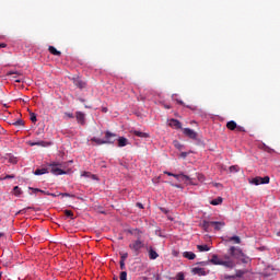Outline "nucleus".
<instances>
[{
	"mask_svg": "<svg viewBox=\"0 0 280 280\" xmlns=\"http://www.w3.org/2000/svg\"><path fill=\"white\" fill-rule=\"evenodd\" d=\"M197 249L199 253H209L211 247L209 245H197Z\"/></svg>",
	"mask_w": 280,
	"mask_h": 280,
	"instance_id": "obj_14",
	"label": "nucleus"
},
{
	"mask_svg": "<svg viewBox=\"0 0 280 280\" xmlns=\"http://www.w3.org/2000/svg\"><path fill=\"white\" fill-rule=\"evenodd\" d=\"M174 145L177 148V150H182L183 144L178 141H174Z\"/></svg>",
	"mask_w": 280,
	"mask_h": 280,
	"instance_id": "obj_32",
	"label": "nucleus"
},
{
	"mask_svg": "<svg viewBox=\"0 0 280 280\" xmlns=\"http://www.w3.org/2000/svg\"><path fill=\"white\" fill-rule=\"evenodd\" d=\"M209 264H212V266H223L224 268H233L235 266V260L231 258V256L225 255L223 258H220L218 255L213 254L211 259L209 260Z\"/></svg>",
	"mask_w": 280,
	"mask_h": 280,
	"instance_id": "obj_1",
	"label": "nucleus"
},
{
	"mask_svg": "<svg viewBox=\"0 0 280 280\" xmlns=\"http://www.w3.org/2000/svg\"><path fill=\"white\" fill-rule=\"evenodd\" d=\"M197 178H198V180H200V183H202L205 180V175L198 174Z\"/></svg>",
	"mask_w": 280,
	"mask_h": 280,
	"instance_id": "obj_37",
	"label": "nucleus"
},
{
	"mask_svg": "<svg viewBox=\"0 0 280 280\" xmlns=\"http://www.w3.org/2000/svg\"><path fill=\"white\" fill-rule=\"evenodd\" d=\"M120 280H128V272L122 271V272L120 273Z\"/></svg>",
	"mask_w": 280,
	"mask_h": 280,
	"instance_id": "obj_27",
	"label": "nucleus"
},
{
	"mask_svg": "<svg viewBox=\"0 0 280 280\" xmlns=\"http://www.w3.org/2000/svg\"><path fill=\"white\" fill-rule=\"evenodd\" d=\"M11 163H16V161H11Z\"/></svg>",
	"mask_w": 280,
	"mask_h": 280,
	"instance_id": "obj_59",
	"label": "nucleus"
},
{
	"mask_svg": "<svg viewBox=\"0 0 280 280\" xmlns=\"http://www.w3.org/2000/svg\"><path fill=\"white\" fill-rule=\"evenodd\" d=\"M191 272L192 275H198V277L207 276V271L205 270V268H200V267L192 268Z\"/></svg>",
	"mask_w": 280,
	"mask_h": 280,
	"instance_id": "obj_11",
	"label": "nucleus"
},
{
	"mask_svg": "<svg viewBox=\"0 0 280 280\" xmlns=\"http://www.w3.org/2000/svg\"><path fill=\"white\" fill-rule=\"evenodd\" d=\"M229 242H234V244H241L242 240L240 236H232L229 238Z\"/></svg>",
	"mask_w": 280,
	"mask_h": 280,
	"instance_id": "obj_24",
	"label": "nucleus"
},
{
	"mask_svg": "<svg viewBox=\"0 0 280 280\" xmlns=\"http://www.w3.org/2000/svg\"><path fill=\"white\" fill-rule=\"evenodd\" d=\"M73 84L79 89H84L86 86V83L81 79H74Z\"/></svg>",
	"mask_w": 280,
	"mask_h": 280,
	"instance_id": "obj_15",
	"label": "nucleus"
},
{
	"mask_svg": "<svg viewBox=\"0 0 280 280\" xmlns=\"http://www.w3.org/2000/svg\"><path fill=\"white\" fill-rule=\"evenodd\" d=\"M65 213L67 218H73V212L71 210H66Z\"/></svg>",
	"mask_w": 280,
	"mask_h": 280,
	"instance_id": "obj_33",
	"label": "nucleus"
},
{
	"mask_svg": "<svg viewBox=\"0 0 280 280\" xmlns=\"http://www.w3.org/2000/svg\"><path fill=\"white\" fill-rule=\"evenodd\" d=\"M143 246H144L143 242H141V240H137L129 245V248L133 250V253H139V250L143 248Z\"/></svg>",
	"mask_w": 280,
	"mask_h": 280,
	"instance_id": "obj_6",
	"label": "nucleus"
},
{
	"mask_svg": "<svg viewBox=\"0 0 280 280\" xmlns=\"http://www.w3.org/2000/svg\"><path fill=\"white\" fill-rule=\"evenodd\" d=\"M35 176H43V174H48V171L47 168H37L35 172H34Z\"/></svg>",
	"mask_w": 280,
	"mask_h": 280,
	"instance_id": "obj_18",
	"label": "nucleus"
},
{
	"mask_svg": "<svg viewBox=\"0 0 280 280\" xmlns=\"http://www.w3.org/2000/svg\"><path fill=\"white\" fill-rule=\"evenodd\" d=\"M90 178H92V180H97V176L96 175H91V177Z\"/></svg>",
	"mask_w": 280,
	"mask_h": 280,
	"instance_id": "obj_44",
	"label": "nucleus"
},
{
	"mask_svg": "<svg viewBox=\"0 0 280 280\" xmlns=\"http://www.w3.org/2000/svg\"><path fill=\"white\" fill-rule=\"evenodd\" d=\"M0 47H1V48H4V47H5V44H0Z\"/></svg>",
	"mask_w": 280,
	"mask_h": 280,
	"instance_id": "obj_49",
	"label": "nucleus"
},
{
	"mask_svg": "<svg viewBox=\"0 0 280 280\" xmlns=\"http://www.w3.org/2000/svg\"><path fill=\"white\" fill-rule=\"evenodd\" d=\"M177 104H180L182 106H185V103L180 100H176Z\"/></svg>",
	"mask_w": 280,
	"mask_h": 280,
	"instance_id": "obj_43",
	"label": "nucleus"
},
{
	"mask_svg": "<svg viewBox=\"0 0 280 280\" xmlns=\"http://www.w3.org/2000/svg\"><path fill=\"white\" fill-rule=\"evenodd\" d=\"M13 125H14V126H24V122H23L22 119H20V120H18V121H15Z\"/></svg>",
	"mask_w": 280,
	"mask_h": 280,
	"instance_id": "obj_36",
	"label": "nucleus"
},
{
	"mask_svg": "<svg viewBox=\"0 0 280 280\" xmlns=\"http://www.w3.org/2000/svg\"><path fill=\"white\" fill-rule=\"evenodd\" d=\"M115 139H117V133H113L110 131H106L105 132V139H103V140H104V143L106 145V144L115 143Z\"/></svg>",
	"mask_w": 280,
	"mask_h": 280,
	"instance_id": "obj_5",
	"label": "nucleus"
},
{
	"mask_svg": "<svg viewBox=\"0 0 280 280\" xmlns=\"http://www.w3.org/2000/svg\"><path fill=\"white\" fill-rule=\"evenodd\" d=\"M128 145V140L125 137L118 138V148H126Z\"/></svg>",
	"mask_w": 280,
	"mask_h": 280,
	"instance_id": "obj_16",
	"label": "nucleus"
},
{
	"mask_svg": "<svg viewBox=\"0 0 280 280\" xmlns=\"http://www.w3.org/2000/svg\"><path fill=\"white\" fill-rule=\"evenodd\" d=\"M137 207H139L140 209H143V205L142 203H137Z\"/></svg>",
	"mask_w": 280,
	"mask_h": 280,
	"instance_id": "obj_46",
	"label": "nucleus"
},
{
	"mask_svg": "<svg viewBox=\"0 0 280 280\" xmlns=\"http://www.w3.org/2000/svg\"><path fill=\"white\" fill-rule=\"evenodd\" d=\"M230 172L231 174H236V172H240V166L237 165L230 166Z\"/></svg>",
	"mask_w": 280,
	"mask_h": 280,
	"instance_id": "obj_25",
	"label": "nucleus"
},
{
	"mask_svg": "<svg viewBox=\"0 0 280 280\" xmlns=\"http://www.w3.org/2000/svg\"><path fill=\"white\" fill-rule=\"evenodd\" d=\"M250 185H268L270 183V177H254L252 180H249Z\"/></svg>",
	"mask_w": 280,
	"mask_h": 280,
	"instance_id": "obj_3",
	"label": "nucleus"
},
{
	"mask_svg": "<svg viewBox=\"0 0 280 280\" xmlns=\"http://www.w3.org/2000/svg\"><path fill=\"white\" fill-rule=\"evenodd\" d=\"M0 237H3V233L0 232Z\"/></svg>",
	"mask_w": 280,
	"mask_h": 280,
	"instance_id": "obj_56",
	"label": "nucleus"
},
{
	"mask_svg": "<svg viewBox=\"0 0 280 280\" xmlns=\"http://www.w3.org/2000/svg\"><path fill=\"white\" fill-rule=\"evenodd\" d=\"M30 145H32V147H34V145H45V142H43V141L30 142Z\"/></svg>",
	"mask_w": 280,
	"mask_h": 280,
	"instance_id": "obj_29",
	"label": "nucleus"
},
{
	"mask_svg": "<svg viewBox=\"0 0 280 280\" xmlns=\"http://www.w3.org/2000/svg\"><path fill=\"white\" fill-rule=\"evenodd\" d=\"M48 51H50L52 56H60V51L54 46H49Z\"/></svg>",
	"mask_w": 280,
	"mask_h": 280,
	"instance_id": "obj_22",
	"label": "nucleus"
},
{
	"mask_svg": "<svg viewBox=\"0 0 280 280\" xmlns=\"http://www.w3.org/2000/svg\"><path fill=\"white\" fill-rule=\"evenodd\" d=\"M278 236L280 237V232H278Z\"/></svg>",
	"mask_w": 280,
	"mask_h": 280,
	"instance_id": "obj_60",
	"label": "nucleus"
},
{
	"mask_svg": "<svg viewBox=\"0 0 280 280\" xmlns=\"http://www.w3.org/2000/svg\"><path fill=\"white\" fill-rule=\"evenodd\" d=\"M177 280H185V276L183 273L177 275Z\"/></svg>",
	"mask_w": 280,
	"mask_h": 280,
	"instance_id": "obj_39",
	"label": "nucleus"
},
{
	"mask_svg": "<svg viewBox=\"0 0 280 280\" xmlns=\"http://www.w3.org/2000/svg\"><path fill=\"white\" fill-rule=\"evenodd\" d=\"M222 197H218L217 199H213L210 201V205H212L213 207H218V205H222Z\"/></svg>",
	"mask_w": 280,
	"mask_h": 280,
	"instance_id": "obj_20",
	"label": "nucleus"
},
{
	"mask_svg": "<svg viewBox=\"0 0 280 280\" xmlns=\"http://www.w3.org/2000/svg\"><path fill=\"white\" fill-rule=\"evenodd\" d=\"M128 259V253H120V261H126Z\"/></svg>",
	"mask_w": 280,
	"mask_h": 280,
	"instance_id": "obj_26",
	"label": "nucleus"
},
{
	"mask_svg": "<svg viewBox=\"0 0 280 280\" xmlns=\"http://www.w3.org/2000/svg\"><path fill=\"white\" fill-rule=\"evenodd\" d=\"M63 196L69 197V196H71V195H69V194H63Z\"/></svg>",
	"mask_w": 280,
	"mask_h": 280,
	"instance_id": "obj_53",
	"label": "nucleus"
},
{
	"mask_svg": "<svg viewBox=\"0 0 280 280\" xmlns=\"http://www.w3.org/2000/svg\"><path fill=\"white\" fill-rule=\"evenodd\" d=\"M184 257H185L186 259L192 260V259H196V254H194L192 252H185V253H184Z\"/></svg>",
	"mask_w": 280,
	"mask_h": 280,
	"instance_id": "obj_21",
	"label": "nucleus"
},
{
	"mask_svg": "<svg viewBox=\"0 0 280 280\" xmlns=\"http://www.w3.org/2000/svg\"><path fill=\"white\" fill-rule=\"evenodd\" d=\"M149 257L150 259H156L159 257V254L154 249H150Z\"/></svg>",
	"mask_w": 280,
	"mask_h": 280,
	"instance_id": "obj_23",
	"label": "nucleus"
},
{
	"mask_svg": "<svg viewBox=\"0 0 280 280\" xmlns=\"http://www.w3.org/2000/svg\"><path fill=\"white\" fill-rule=\"evenodd\" d=\"M7 75H21V72L19 71H9Z\"/></svg>",
	"mask_w": 280,
	"mask_h": 280,
	"instance_id": "obj_30",
	"label": "nucleus"
},
{
	"mask_svg": "<svg viewBox=\"0 0 280 280\" xmlns=\"http://www.w3.org/2000/svg\"><path fill=\"white\" fill-rule=\"evenodd\" d=\"M232 277L231 276H228L226 279H231Z\"/></svg>",
	"mask_w": 280,
	"mask_h": 280,
	"instance_id": "obj_57",
	"label": "nucleus"
},
{
	"mask_svg": "<svg viewBox=\"0 0 280 280\" xmlns=\"http://www.w3.org/2000/svg\"><path fill=\"white\" fill-rule=\"evenodd\" d=\"M120 270H126V261L120 260Z\"/></svg>",
	"mask_w": 280,
	"mask_h": 280,
	"instance_id": "obj_35",
	"label": "nucleus"
},
{
	"mask_svg": "<svg viewBox=\"0 0 280 280\" xmlns=\"http://www.w3.org/2000/svg\"><path fill=\"white\" fill-rule=\"evenodd\" d=\"M132 132L136 137H140L141 139H148V137H150V133L138 131V130H133Z\"/></svg>",
	"mask_w": 280,
	"mask_h": 280,
	"instance_id": "obj_13",
	"label": "nucleus"
},
{
	"mask_svg": "<svg viewBox=\"0 0 280 280\" xmlns=\"http://www.w3.org/2000/svg\"><path fill=\"white\" fill-rule=\"evenodd\" d=\"M201 264V266H207V262H200Z\"/></svg>",
	"mask_w": 280,
	"mask_h": 280,
	"instance_id": "obj_51",
	"label": "nucleus"
},
{
	"mask_svg": "<svg viewBox=\"0 0 280 280\" xmlns=\"http://www.w3.org/2000/svg\"><path fill=\"white\" fill-rule=\"evenodd\" d=\"M164 174H166V176H173V178L174 176H178V174L170 173L167 171H165Z\"/></svg>",
	"mask_w": 280,
	"mask_h": 280,
	"instance_id": "obj_38",
	"label": "nucleus"
},
{
	"mask_svg": "<svg viewBox=\"0 0 280 280\" xmlns=\"http://www.w3.org/2000/svg\"><path fill=\"white\" fill-rule=\"evenodd\" d=\"M35 191H40V194H45V191H43L40 189H35Z\"/></svg>",
	"mask_w": 280,
	"mask_h": 280,
	"instance_id": "obj_48",
	"label": "nucleus"
},
{
	"mask_svg": "<svg viewBox=\"0 0 280 280\" xmlns=\"http://www.w3.org/2000/svg\"><path fill=\"white\" fill-rule=\"evenodd\" d=\"M174 178H176V180H178V183H185V185H194L191 177H189L183 173L174 175Z\"/></svg>",
	"mask_w": 280,
	"mask_h": 280,
	"instance_id": "obj_4",
	"label": "nucleus"
},
{
	"mask_svg": "<svg viewBox=\"0 0 280 280\" xmlns=\"http://www.w3.org/2000/svg\"><path fill=\"white\" fill-rule=\"evenodd\" d=\"M31 121H33V124H36V121H37L36 114H34V113L31 114Z\"/></svg>",
	"mask_w": 280,
	"mask_h": 280,
	"instance_id": "obj_34",
	"label": "nucleus"
},
{
	"mask_svg": "<svg viewBox=\"0 0 280 280\" xmlns=\"http://www.w3.org/2000/svg\"><path fill=\"white\" fill-rule=\"evenodd\" d=\"M8 178H14V175H7L5 177L1 178V180H8Z\"/></svg>",
	"mask_w": 280,
	"mask_h": 280,
	"instance_id": "obj_40",
	"label": "nucleus"
},
{
	"mask_svg": "<svg viewBox=\"0 0 280 280\" xmlns=\"http://www.w3.org/2000/svg\"><path fill=\"white\" fill-rule=\"evenodd\" d=\"M164 107H165V108H167V109H170V108H171V107H170V105H165Z\"/></svg>",
	"mask_w": 280,
	"mask_h": 280,
	"instance_id": "obj_50",
	"label": "nucleus"
},
{
	"mask_svg": "<svg viewBox=\"0 0 280 280\" xmlns=\"http://www.w3.org/2000/svg\"><path fill=\"white\" fill-rule=\"evenodd\" d=\"M50 172L55 176H62V174H69V170H67V163L63 164H51Z\"/></svg>",
	"mask_w": 280,
	"mask_h": 280,
	"instance_id": "obj_2",
	"label": "nucleus"
},
{
	"mask_svg": "<svg viewBox=\"0 0 280 280\" xmlns=\"http://www.w3.org/2000/svg\"><path fill=\"white\" fill-rule=\"evenodd\" d=\"M80 102H84V100L80 98Z\"/></svg>",
	"mask_w": 280,
	"mask_h": 280,
	"instance_id": "obj_58",
	"label": "nucleus"
},
{
	"mask_svg": "<svg viewBox=\"0 0 280 280\" xmlns=\"http://www.w3.org/2000/svg\"><path fill=\"white\" fill-rule=\"evenodd\" d=\"M184 135H186V137H189V139H196V137H198V133H196V131H194V129L190 128H185Z\"/></svg>",
	"mask_w": 280,
	"mask_h": 280,
	"instance_id": "obj_12",
	"label": "nucleus"
},
{
	"mask_svg": "<svg viewBox=\"0 0 280 280\" xmlns=\"http://www.w3.org/2000/svg\"><path fill=\"white\" fill-rule=\"evenodd\" d=\"M91 172H83L82 174H81V176H83L84 178H91Z\"/></svg>",
	"mask_w": 280,
	"mask_h": 280,
	"instance_id": "obj_31",
	"label": "nucleus"
},
{
	"mask_svg": "<svg viewBox=\"0 0 280 280\" xmlns=\"http://www.w3.org/2000/svg\"><path fill=\"white\" fill-rule=\"evenodd\" d=\"M172 100H176V95H173V96H172Z\"/></svg>",
	"mask_w": 280,
	"mask_h": 280,
	"instance_id": "obj_52",
	"label": "nucleus"
},
{
	"mask_svg": "<svg viewBox=\"0 0 280 280\" xmlns=\"http://www.w3.org/2000/svg\"><path fill=\"white\" fill-rule=\"evenodd\" d=\"M75 117H77L78 124H80L81 126H84L85 119H86V116L84 115V113H82V112H77V113H75Z\"/></svg>",
	"mask_w": 280,
	"mask_h": 280,
	"instance_id": "obj_9",
	"label": "nucleus"
},
{
	"mask_svg": "<svg viewBox=\"0 0 280 280\" xmlns=\"http://www.w3.org/2000/svg\"><path fill=\"white\" fill-rule=\"evenodd\" d=\"M13 191H14L15 196H21V188H19V186H15L13 188Z\"/></svg>",
	"mask_w": 280,
	"mask_h": 280,
	"instance_id": "obj_28",
	"label": "nucleus"
},
{
	"mask_svg": "<svg viewBox=\"0 0 280 280\" xmlns=\"http://www.w3.org/2000/svg\"><path fill=\"white\" fill-rule=\"evenodd\" d=\"M172 185V187H176L177 189H182L183 188V186H180V184H171Z\"/></svg>",
	"mask_w": 280,
	"mask_h": 280,
	"instance_id": "obj_41",
	"label": "nucleus"
},
{
	"mask_svg": "<svg viewBox=\"0 0 280 280\" xmlns=\"http://www.w3.org/2000/svg\"><path fill=\"white\" fill-rule=\"evenodd\" d=\"M91 141H92V143H95V145H105L104 139L93 137V138H91Z\"/></svg>",
	"mask_w": 280,
	"mask_h": 280,
	"instance_id": "obj_17",
	"label": "nucleus"
},
{
	"mask_svg": "<svg viewBox=\"0 0 280 280\" xmlns=\"http://www.w3.org/2000/svg\"><path fill=\"white\" fill-rule=\"evenodd\" d=\"M187 108H190V110H196V107L187 106Z\"/></svg>",
	"mask_w": 280,
	"mask_h": 280,
	"instance_id": "obj_47",
	"label": "nucleus"
},
{
	"mask_svg": "<svg viewBox=\"0 0 280 280\" xmlns=\"http://www.w3.org/2000/svg\"><path fill=\"white\" fill-rule=\"evenodd\" d=\"M168 126H171V128H175L176 130H179L180 128H183V125L177 119H174V118L168 120Z\"/></svg>",
	"mask_w": 280,
	"mask_h": 280,
	"instance_id": "obj_10",
	"label": "nucleus"
},
{
	"mask_svg": "<svg viewBox=\"0 0 280 280\" xmlns=\"http://www.w3.org/2000/svg\"><path fill=\"white\" fill-rule=\"evenodd\" d=\"M230 255L231 257H234V259H241L242 257H244V253H242V249L236 247L230 248Z\"/></svg>",
	"mask_w": 280,
	"mask_h": 280,
	"instance_id": "obj_7",
	"label": "nucleus"
},
{
	"mask_svg": "<svg viewBox=\"0 0 280 280\" xmlns=\"http://www.w3.org/2000/svg\"><path fill=\"white\" fill-rule=\"evenodd\" d=\"M237 130H244L242 127H238Z\"/></svg>",
	"mask_w": 280,
	"mask_h": 280,
	"instance_id": "obj_55",
	"label": "nucleus"
},
{
	"mask_svg": "<svg viewBox=\"0 0 280 280\" xmlns=\"http://www.w3.org/2000/svg\"><path fill=\"white\" fill-rule=\"evenodd\" d=\"M213 186H214V187H222V184L215 183V184H213Z\"/></svg>",
	"mask_w": 280,
	"mask_h": 280,
	"instance_id": "obj_45",
	"label": "nucleus"
},
{
	"mask_svg": "<svg viewBox=\"0 0 280 280\" xmlns=\"http://www.w3.org/2000/svg\"><path fill=\"white\" fill-rule=\"evenodd\" d=\"M226 128H228L229 130H235V128H237V122L231 120V121H229V122L226 124Z\"/></svg>",
	"mask_w": 280,
	"mask_h": 280,
	"instance_id": "obj_19",
	"label": "nucleus"
},
{
	"mask_svg": "<svg viewBox=\"0 0 280 280\" xmlns=\"http://www.w3.org/2000/svg\"><path fill=\"white\" fill-rule=\"evenodd\" d=\"M207 224L209 226H214L215 231H221L225 226L224 221H210V222H207Z\"/></svg>",
	"mask_w": 280,
	"mask_h": 280,
	"instance_id": "obj_8",
	"label": "nucleus"
},
{
	"mask_svg": "<svg viewBox=\"0 0 280 280\" xmlns=\"http://www.w3.org/2000/svg\"><path fill=\"white\" fill-rule=\"evenodd\" d=\"M65 115H66V117H69V119H73V114H71V113H66Z\"/></svg>",
	"mask_w": 280,
	"mask_h": 280,
	"instance_id": "obj_42",
	"label": "nucleus"
},
{
	"mask_svg": "<svg viewBox=\"0 0 280 280\" xmlns=\"http://www.w3.org/2000/svg\"><path fill=\"white\" fill-rule=\"evenodd\" d=\"M15 82H21V79H16Z\"/></svg>",
	"mask_w": 280,
	"mask_h": 280,
	"instance_id": "obj_54",
	"label": "nucleus"
}]
</instances>
